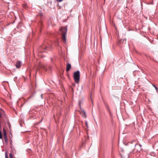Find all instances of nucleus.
Masks as SVG:
<instances>
[{
    "label": "nucleus",
    "mask_w": 158,
    "mask_h": 158,
    "mask_svg": "<svg viewBox=\"0 0 158 158\" xmlns=\"http://www.w3.org/2000/svg\"><path fill=\"white\" fill-rule=\"evenodd\" d=\"M60 31L61 32L62 35V39L64 41H66V35L67 33V28L66 27H61L60 29Z\"/></svg>",
    "instance_id": "f257e3e1"
},
{
    "label": "nucleus",
    "mask_w": 158,
    "mask_h": 158,
    "mask_svg": "<svg viewBox=\"0 0 158 158\" xmlns=\"http://www.w3.org/2000/svg\"><path fill=\"white\" fill-rule=\"evenodd\" d=\"M73 78L75 83L78 84L80 78V73L79 71H77L74 73Z\"/></svg>",
    "instance_id": "f03ea898"
},
{
    "label": "nucleus",
    "mask_w": 158,
    "mask_h": 158,
    "mask_svg": "<svg viewBox=\"0 0 158 158\" xmlns=\"http://www.w3.org/2000/svg\"><path fill=\"white\" fill-rule=\"evenodd\" d=\"M141 145L138 143H136L135 145V149L137 152H140L141 150Z\"/></svg>",
    "instance_id": "7ed1b4c3"
},
{
    "label": "nucleus",
    "mask_w": 158,
    "mask_h": 158,
    "mask_svg": "<svg viewBox=\"0 0 158 158\" xmlns=\"http://www.w3.org/2000/svg\"><path fill=\"white\" fill-rule=\"evenodd\" d=\"M22 65L21 61L18 60L15 64V66L17 68H20Z\"/></svg>",
    "instance_id": "20e7f679"
},
{
    "label": "nucleus",
    "mask_w": 158,
    "mask_h": 158,
    "mask_svg": "<svg viewBox=\"0 0 158 158\" xmlns=\"http://www.w3.org/2000/svg\"><path fill=\"white\" fill-rule=\"evenodd\" d=\"M3 131H4V133H3L4 137V138L5 139V141L6 142H7L8 139H7V135H6V131L4 129H3Z\"/></svg>",
    "instance_id": "39448f33"
},
{
    "label": "nucleus",
    "mask_w": 158,
    "mask_h": 158,
    "mask_svg": "<svg viewBox=\"0 0 158 158\" xmlns=\"http://www.w3.org/2000/svg\"><path fill=\"white\" fill-rule=\"evenodd\" d=\"M71 68V65L69 63H68L67 64L66 66V71L67 72H68Z\"/></svg>",
    "instance_id": "423d86ee"
},
{
    "label": "nucleus",
    "mask_w": 158,
    "mask_h": 158,
    "mask_svg": "<svg viewBox=\"0 0 158 158\" xmlns=\"http://www.w3.org/2000/svg\"><path fill=\"white\" fill-rule=\"evenodd\" d=\"M105 105H106V107L107 110H108V111L109 112V113L110 114V115H111V112L110 111V108H109V106L108 105V104H106Z\"/></svg>",
    "instance_id": "0eeeda50"
},
{
    "label": "nucleus",
    "mask_w": 158,
    "mask_h": 158,
    "mask_svg": "<svg viewBox=\"0 0 158 158\" xmlns=\"http://www.w3.org/2000/svg\"><path fill=\"white\" fill-rule=\"evenodd\" d=\"M82 112H83V114H82L83 117H84V118H86V113H85V112L84 110H82Z\"/></svg>",
    "instance_id": "6e6552de"
},
{
    "label": "nucleus",
    "mask_w": 158,
    "mask_h": 158,
    "mask_svg": "<svg viewBox=\"0 0 158 158\" xmlns=\"http://www.w3.org/2000/svg\"><path fill=\"white\" fill-rule=\"evenodd\" d=\"M152 86L155 88L157 92H158V88L154 85L152 84Z\"/></svg>",
    "instance_id": "1a4fd4ad"
},
{
    "label": "nucleus",
    "mask_w": 158,
    "mask_h": 158,
    "mask_svg": "<svg viewBox=\"0 0 158 158\" xmlns=\"http://www.w3.org/2000/svg\"><path fill=\"white\" fill-rule=\"evenodd\" d=\"M9 156H10V158H13V155H12V154L11 153H10V154H9Z\"/></svg>",
    "instance_id": "9d476101"
},
{
    "label": "nucleus",
    "mask_w": 158,
    "mask_h": 158,
    "mask_svg": "<svg viewBox=\"0 0 158 158\" xmlns=\"http://www.w3.org/2000/svg\"><path fill=\"white\" fill-rule=\"evenodd\" d=\"M2 133L1 131H0V139H2Z\"/></svg>",
    "instance_id": "9b49d317"
},
{
    "label": "nucleus",
    "mask_w": 158,
    "mask_h": 158,
    "mask_svg": "<svg viewBox=\"0 0 158 158\" xmlns=\"http://www.w3.org/2000/svg\"><path fill=\"white\" fill-rule=\"evenodd\" d=\"M39 15L41 17L43 16V14L41 12H40L39 13Z\"/></svg>",
    "instance_id": "f8f14e48"
},
{
    "label": "nucleus",
    "mask_w": 158,
    "mask_h": 158,
    "mask_svg": "<svg viewBox=\"0 0 158 158\" xmlns=\"http://www.w3.org/2000/svg\"><path fill=\"white\" fill-rule=\"evenodd\" d=\"M5 158H8L6 152L5 154Z\"/></svg>",
    "instance_id": "ddd939ff"
},
{
    "label": "nucleus",
    "mask_w": 158,
    "mask_h": 158,
    "mask_svg": "<svg viewBox=\"0 0 158 158\" xmlns=\"http://www.w3.org/2000/svg\"><path fill=\"white\" fill-rule=\"evenodd\" d=\"M42 48H44V50H47V49L48 47L46 46L45 48H44L43 47H42Z\"/></svg>",
    "instance_id": "4468645a"
},
{
    "label": "nucleus",
    "mask_w": 158,
    "mask_h": 158,
    "mask_svg": "<svg viewBox=\"0 0 158 158\" xmlns=\"http://www.w3.org/2000/svg\"><path fill=\"white\" fill-rule=\"evenodd\" d=\"M85 125H86V126L88 127V123H87V122L86 121H85Z\"/></svg>",
    "instance_id": "2eb2a0df"
},
{
    "label": "nucleus",
    "mask_w": 158,
    "mask_h": 158,
    "mask_svg": "<svg viewBox=\"0 0 158 158\" xmlns=\"http://www.w3.org/2000/svg\"><path fill=\"white\" fill-rule=\"evenodd\" d=\"M32 96H30V97H29L28 98V99H29L30 98H31L32 97Z\"/></svg>",
    "instance_id": "dca6fc26"
},
{
    "label": "nucleus",
    "mask_w": 158,
    "mask_h": 158,
    "mask_svg": "<svg viewBox=\"0 0 158 158\" xmlns=\"http://www.w3.org/2000/svg\"><path fill=\"white\" fill-rule=\"evenodd\" d=\"M79 104H80V108H81V105H80V103H79Z\"/></svg>",
    "instance_id": "f3484780"
},
{
    "label": "nucleus",
    "mask_w": 158,
    "mask_h": 158,
    "mask_svg": "<svg viewBox=\"0 0 158 158\" xmlns=\"http://www.w3.org/2000/svg\"><path fill=\"white\" fill-rule=\"evenodd\" d=\"M42 119L41 121L39 123H40L42 121Z\"/></svg>",
    "instance_id": "a211bd4d"
},
{
    "label": "nucleus",
    "mask_w": 158,
    "mask_h": 158,
    "mask_svg": "<svg viewBox=\"0 0 158 158\" xmlns=\"http://www.w3.org/2000/svg\"><path fill=\"white\" fill-rule=\"evenodd\" d=\"M40 24H41L42 23H40Z\"/></svg>",
    "instance_id": "6ab92c4d"
}]
</instances>
